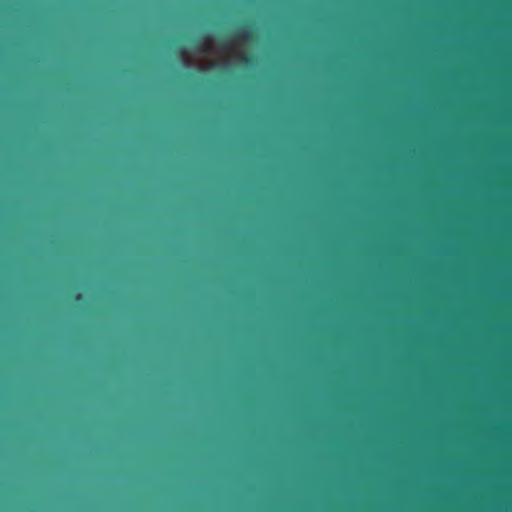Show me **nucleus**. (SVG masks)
I'll use <instances>...</instances> for the list:
<instances>
[{
  "mask_svg": "<svg viewBox=\"0 0 512 512\" xmlns=\"http://www.w3.org/2000/svg\"><path fill=\"white\" fill-rule=\"evenodd\" d=\"M242 59H243V61H244L245 63H248V62H249V60H250V58H249L248 56H246V55L242 56Z\"/></svg>",
  "mask_w": 512,
  "mask_h": 512,
  "instance_id": "3",
  "label": "nucleus"
},
{
  "mask_svg": "<svg viewBox=\"0 0 512 512\" xmlns=\"http://www.w3.org/2000/svg\"><path fill=\"white\" fill-rule=\"evenodd\" d=\"M203 40L206 43H209L212 40V37H211V35L207 34V35L203 36Z\"/></svg>",
  "mask_w": 512,
  "mask_h": 512,
  "instance_id": "2",
  "label": "nucleus"
},
{
  "mask_svg": "<svg viewBox=\"0 0 512 512\" xmlns=\"http://www.w3.org/2000/svg\"><path fill=\"white\" fill-rule=\"evenodd\" d=\"M253 37L254 34L250 28H243L241 31L235 34L225 36L221 43L224 47H228L234 44H238L242 39H253Z\"/></svg>",
  "mask_w": 512,
  "mask_h": 512,
  "instance_id": "1",
  "label": "nucleus"
},
{
  "mask_svg": "<svg viewBox=\"0 0 512 512\" xmlns=\"http://www.w3.org/2000/svg\"><path fill=\"white\" fill-rule=\"evenodd\" d=\"M80 297H81V295L78 293V294L76 295V297H75V300H79V299H80Z\"/></svg>",
  "mask_w": 512,
  "mask_h": 512,
  "instance_id": "5",
  "label": "nucleus"
},
{
  "mask_svg": "<svg viewBox=\"0 0 512 512\" xmlns=\"http://www.w3.org/2000/svg\"><path fill=\"white\" fill-rule=\"evenodd\" d=\"M180 52H181V53H184V52H185V50H184L183 48H180Z\"/></svg>",
  "mask_w": 512,
  "mask_h": 512,
  "instance_id": "6",
  "label": "nucleus"
},
{
  "mask_svg": "<svg viewBox=\"0 0 512 512\" xmlns=\"http://www.w3.org/2000/svg\"><path fill=\"white\" fill-rule=\"evenodd\" d=\"M199 45H200V41H196L195 42V48H199Z\"/></svg>",
  "mask_w": 512,
  "mask_h": 512,
  "instance_id": "4",
  "label": "nucleus"
}]
</instances>
